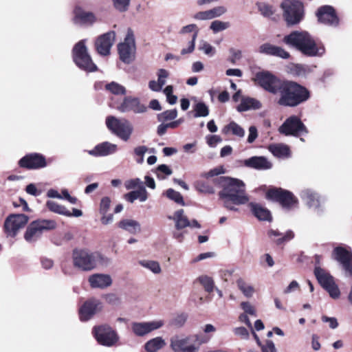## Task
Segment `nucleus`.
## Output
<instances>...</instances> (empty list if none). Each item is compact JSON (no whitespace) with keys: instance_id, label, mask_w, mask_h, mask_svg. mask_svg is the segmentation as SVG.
I'll return each mask as SVG.
<instances>
[{"instance_id":"f257e3e1","label":"nucleus","mask_w":352,"mask_h":352,"mask_svg":"<svg viewBox=\"0 0 352 352\" xmlns=\"http://www.w3.org/2000/svg\"><path fill=\"white\" fill-rule=\"evenodd\" d=\"M218 183L222 190L219 192L225 208L229 210L238 211L235 205L247 204L250 198L245 192L243 181L228 177H220Z\"/></svg>"},{"instance_id":"f03ea898","label":"nucleus","mask_w":352,"mask_h":352,"mask_svg":"<svg viewBox=\"0 0 352 352\" xmlns=\"http://www.w3.org/2000/svg\"><path fill=\"white\" fill-rule=\"evenodd\" d=\"M283 42L308 57H320L325 53L324 45L307 31H293L283 38Z\"/></svg>"},{"instance_id":"7ed1b4c3","label":"nucleus","mask_w":352,"mask_h":352,"mask_svg":"<svg viewBox=\"0 0 352 352\" xmlns=\"http://www.w3.org/2000/svg\"><path fill=\"white\" fill-rule=\"evenodd\" d=\"M278 94L277 103L283 107H295L310 98V93L306 87L289 80L283 81Z\"/></svg>"},{"instance_id":"20e7f679","label":"nucleus","mask_w":352,"mask_h":352,"mask_svg":"<svg viewBox=\"0 0 352 352\" xmlns=\"http://www.w3.org/2000/svg\"><path fill=\"white\" fill-rule=\"evenodd\" d=\"M72 262L76 268L88 272L95 269L98 264H107L109 260L98 252L77 248L73 250Z\"/></svg>"},{"instance_id":"39448f33","label":"nucleus","mask_w":352,"mask_h":352,"mask_svg":"<svg viewBox=\"0 0 352 352\" xmlns=\"http://www.w3.org/2000/svg\"><path fill=\"white\" fill-rule=\"evenodd\" d=\"M280 8L283 10V16L288 26L300 23L305 16V8L299 1L284 0Z\"/></svg>"},{"instance_id":"423d86ee","label":"nucleus","mask_w":352,"mask_h":352,"mask_svg":"<svg viewBox=\"0 0 352 352\" xmlns=\"http://www.w3.org/2000/svg\"><path fill=\"white\" fill-rule=\"evenodd\" d=\"M56 223L54 220L38 219L31 222L24 233L25 240L30 243H35L45 231L55 229Z\"/></svg>"},{"instance_id":"0eeeda50","label":"nucleus","mask_w":352,"mask_h":352,"mask_svg":"<svg viewBox=\"0 0 352 352\" xmlns=\"http://www.w3.org/2000/svg\"><path fill=\"white\" fill-rule=\"evenodd\" d=\"M72 56L74 62L80 69L89 72L97 70V66L94 63L88 53L85 40H81L74 45Z\"/></svg>"},{"instance_id":"6e6552de","label":"nucleus","mask_w":352,"mask_h":352,"mask_svg":"<svg viewBox=\"0 0 352 352\" xmlns=\"http://www.w3.org/2000/svg\"><path fill=\"white\" fill-rule=\"evenodd\" d=\"M106 125L108 129L122 140L128 141L133 131V126L126 119H118L110 116L106 118Z\"/></svg>"},{"instance_id":"1a4fd4ad","label":"nucleus","mask_w":352,"mask_h":352,"mask_svg":"<svg viewBox=\"0 0 352 352\" xmlns=\"http://www.w3.org/2000/svg\"><path fill=\"white\" fill-rule=\"evenodd\" d=\"M267 197L279 202L286 210H290L298 206V200L294 194L282 188L269 190L267 192Z\"/></svg>"},{"instance_id":"9d476101","label":"nucleus","mask_w":352,"mask_h":352,"mask_svg":"<svg viewBox=\"0 0 352 352\" xmlns=\"http://www.w3.org/2000/svg\"><path fill=\"white\" fill-rule=\"evenodd\" d=\"M256 82L265 91L277 94L284 80H281L268 71H262L256 74Z\"/></svg>"},{"instance_id":"9b49d317","label":"nucleus","mask_w":352,"mask_h":352,"mask_svg":"<svg viewBox=\"0 0 352 352\" xmlns=\"http://www.w3.org/2000/svg\"><path fill=\"white\" fill-rule=\"evenodd\" d=\"M92 333L97 342L105 346H112L119 340L116 331L107 324L94 327Z\"/></svg>"},{"instance_id":"f8f14e48","label":"nucleus","mask_w":352,"mask_h":352,"mask_svg":"<svg viewBox=\"0 0 352 352\" xmlns=\"http://www.w3.org/2000/svg\"><path fill=\"white\" fill-rule=\"evenodd\" d=\"M29 218L23 214H10L4 222V232L7 236L14 237L28 223Z\"/></svg>"},{"instance_id":"ddd939ff","label":"nucleus","mask_w":352,"mask_h":352,"mask_svg":"<svg viewBox=\"0 0 352 352\" xmlns=\"http://www.w3.org/2000/svg\"><path fill=\"white\" fill-rule=\"evenodd\" d=\"M279 132L285 135L298 137L308 133V130L298 117L293 116L283 122L279 128Z\"/></svg>"},{"instance_id":"4468645a","label":"nucleus","mask_w":352,"mask_h":352,"mask_svg":"<svg viewBox=\"0 0 352 352\" xmlns=\"http://www.w3.org/2000/svg\"><path fill=\"white\" fill-rule=\"evenodd\" d=\"M301 199L309 208L313 209L318 214L324 211V198L311 188H305L300 192Z\"/></svg>"},{"instance_id":"2eb2a0df","label":"nucleus","mask_w":352,"mask_h":352,"mask_svg":"<svg viewBox=\"0 0 352 352\" xmlns=\"http://www.w3.org/2000/svg\"><path fill=\"white\" fill-rule=\"evenodd\" d=\"M314 274L320 285L328 292L333 298H338L340 292L333 281V278L328 272L320 267H316Z\"/></svg>"},{"instance_id":"dca6fc26","label":"nucleus","mask_w":352,"mask_h":352,"mask_svg":"<svg viewBox=\"0 0 352 352\" xmlns=\"http://www.w3.org/2000/svg\"><path fill=\"white\" fill-rule=\"evenodd\" d=\"M118 48L120 60L125 63H130L135 51L134 34L131 29L128 30L124 42L120 43Z\"/></svg>"},{"instance_id":"f3484780","label":"nucleus","mask_w":352,"mask_h":352,"mask_svg":"<svg viewBox=\"0 0 352 352\" xmlns=\"http://www.w3.org/2000/svg\"><path fill=\"white\" fill-rule=\"evenodd\" d=\"M170 347L174 352H198L199 346L190 336H174L170 340Z\"/></svg>"},{"instance_id":"a211bd4d","label":"nucleus","mask_w":352,"mask_h":352,"mask_svg":"<svg viewBox=\"0 0 352 352\" xmlns=\"http://www.w3.org/2000/svg\"><path fill=\"white\" fill-rule=\"evenodd\" d=\"M117 109L121 113L133 112L139 114L145 113L147 111V107L141 103L139 98L130 96L124 98Z\"/></svg>"},{"instance_id":"6ab92c4d","label":"nucleus","mask_w":352,"mask_h":352,"mask_svg":"<svg viewBox=\"0 0 352 352\" xmlns=\"http://www.w3.org/2000/svg\"><path fill=\"white\" fill-rule=\"evenodd\" d=\"M333 258L342 266L346 276H352V252L343 247H336L333 252Z\"/></svg>"},{"instance_id":"aec40b11","label":"nucleus","mask_w":352,"mask_h":352,"mask_svg":"<svg viewBox=\"0 0 352 352\" xmlns=\"http://www.w3.org/2000/svg\"><path fill=\"white\" fill-rule=\"evenodd\" d=\"M164 324V322L162 320L150 322H133L131 323V330L136 336L142 337L161 328Z\"/></svg>"},{"instance_id":"412c9836","label":"nucleus","mask_w":352,"mask_h":352,"mask_svg":"<svg viewBox=\"0 0 352 352\" xmlns=\"http://www.w3.org/2000/svg\"><path fill=\"white\" fill-rule=\"evenodd\" d=\"M19 164L21 167L27 169H39L47 166L45 157L37 153L25 155L19 160Z\"/></svg>"},{"instance_id":"4be33fe9","label":"nucleus","mask_w":352,"mask_h":352,"mask_svg":"<svg viewBox=\"0 0 352 352\" xmlns=\"http://www.w3.org/2000/svg\"><path fill=\"white\" fill-rule=\"evenodd\" d=\"M316 16L318 21L325 25L336 27L339 23V19L336 11L331 6L320 7L316 12Z\"/></svg>"},{"instance_id":"5701e85b","label":"nucleus","mask_w":352,"mask_h":352,"mask_svg":"<svg viewBox=\"0 0 352 352\" xmlns=\"http://www.w3.org/2000/svg\"><path fill=\"white\" fill-rule=\"evenodd\" d=\"M168 219L170 220H173L175 223V228L177 230H180L184 228L190 227V228H200L201 225L199 222L193 219L190 221L188 217L184 214V211L183 209H179L176 210L173 216H168Z\"/></svg>"},{"instance_id":"b1692460","label":"nucleus","mask_w":352,"mask_h":352,"mask_svg":"<svg viewBox=\"0 0 352 352\" xmlns=\"http://www.w3.org/2000/svg\"><path fill=\"white\" fill-rule=\"evenodd\" d=\"M102 303L96 299L86 301L79 309V316L81 321L89 320L94 314L101 310Z\"/></svg>"},{"instance_id":"393cba45","label":"nucleus","mask_w":352,"mask_h":352,"mask_svg":"<svg viewBox=\"0 0 352 352\" xmlns=\"http://www.w3.org/2000/svg\"><path fill=\"white\" fill-rule=\"evenodd\" d=\"M116 37V33L110 31L99 36L96 41V48L98 54L107 56L110 52Z\"/></svg>"},{"instance_id":"a878e982","label":"nucleus","mask_w":352,"mask_h":352,"mask_svg":"<svg viewBox=\"0 0 352 352\" xmlns=\"http://www.w3.org/2000/svg\"><path fill=\"white\" fill-rule=\"evenodd\" d=\"M73 21L79 25H91L96 21V18L93 12H87L77 6L74 10Z\"/></svg>"},{"instance_id":"bb28decb","label":"nucleus","mask_w":352,"mask_h":352,"mask_svg":"<svg viewBox=\"0 0 352 352\" xmlns=\"http://www.w3.org/2000/svg\"><path fill=\"white\" fill-rule=\"evenodd\" d=\"M118 151L117 144L109 142H103L97 144L93 149L88 151L90 155L94 157H104L114 154Z\"/></svg>"},{"instance_id":"cd10ccee","label":"nucleus","mask_w":352,"mask_h":352,"mask_svg":"<svg viewBox=\"0 0 352 352\" xmlns=\"http://www.w3.org/2000/svg\"><path fill=\"white\" fill-rule=\"evenodd\" d=\"M258 52L261 54L269 56H274L285 59H287L290 56L289 53L285 51L283 48L268 43L262 44L258 48Z\"/></svg>"},{"instance_id":"c85d7f7f","label":"nucleus","mask_w":352,"mask_h":352,"mask_svg":"<svg viewBox=\"0 0 352 352\" xmlns=\"http://www.w3.org/2000/svg\"><path fill=\"white\" fill-rule=\"evenodd\" d=\"M244 165L256 170H268L272 167V164L263 156H254L245 160Z\"/></svg>"},{"instance_id":"c756f323","label":"nucleus","mask_w":352,"mask_h":352,"mask_svg":"<svg viewBox=\"0 0 352 352\" xmlns=\"http://www.w3.org/2000/svg\"><path fill=\"white\" fill-rule=\"evenodd\" d=\"M89 283L92 288L104 289L112 284L110 275L105 274H94L89 277Z\"/></svg>"},{"instance_id":"7c9ffc66","label":"nucleus","mask_w":352,"mask_h":352,"mask_svg":"<svg viewBox=\"0 0 352 352\" xmlns=\"http://www.w3.org/2000/svg\"><path fill=\"white\" fill-rule=\"evenodd\" d=\"M250 207L254 215L261 221H271L272 219L271 213L269 210L263 207L260 204L250 203Z\"/></svg>"},{"instance_id":"2f4dec72","label":"nucleus","mask_w":352,"mask_h":352,"mask_svg":"<svg viewBox=\"0 0 352 352\" xmlns=\"http://www.w3.org/2000/svg\"><path fill=\"white\" fill-rule=\"evenodd\" d=\"M261 107V103L258 100L245 97L241 99L240 104L237 107L239 112L246 111L250 109H259Z\"/></svg>"},{"instance_id":"473e14b6","label":"nucleus","mask_w":352,"mask_h":352,"mask_svg":"<svg viewBox=\"0 0 352 352\" xmlns=\"http://www.w3.org/2000/svg\"><path fill=\"white\" fill-rule=\"evenodd\" d=\"M124 199L130 203H133L136 199H139L141 202H144L148 199V192L144 186H141L140 188L136 190L125 194Z\"/></svg>"},{"instance_id":"72a5a7b5","label":"nucleus","mask_w":352,"mask_h":352,"mask_svg":"<svg viewBox=\"0 0 352 352\" xmlns=\"http://www.w3.org/2000/svg\"><path fill=\"white\" fill-rule=\"evenodd\" d=\"M118 226L120 228L132 234H135L141 230L139 222L133 219H123L118 223Z\"/></svg>"},{"instance_id":"f704fd0d","label":"nucleus","mask_w":352,"mask_h":352,"mask_svg":"<svg viewBox=\"0 0 352 352\" xmlns=\"http://www.w3.org/2000/svg\"><path fill=\"white\" fill-rule=\"evenodd\" d=\"M268 235L271 238H278L275 240L277 245H281L292 240L294 237V233L292 230H287L285 233L283 234L278 230H270L268 232Z\"/></svg>"},{"instance_id":"c9c22d12","label":"nucleus","mask_w":352,"mask_h":352,"mask_svg":"<svg viewBox=\"0 0 352 352\" xmlns=\"http://www.w3.org/2000/svg\"><path fill=\"white\" fill-rule=\"evenodd\" d=\"M165 345V340L162 337H156L147 341L144 344V349L147 352H157Z\"/></svg>"},{"instance_id":"e433bc0d","label":"nucleus","mask_w":352,"mask_h":352,"mask_svg":"<svg viewBox=\"0 0 352 352\" xmlns=\"http://www.w3.org/2000/svg\"><path fill=\"white\" fill-rule=\"evenodd\" d=\"M269 151L277 157H285L289 155V146L283 144L270 145Z\"/></svg>"},{"instance_id":"4c0bfd02","label":"nucleus","mask_w":352,"mask_h":352,"mask_svg":"<svg viewBox=\"0 0 352 352\" xmlns=\"http://www.w3.org/2000/svg\"><path fill=\"white\" fill-rule=\"evenodd\" d=\"M46 206L47 208L53 212L66 217H72L71 212L64 206H62L54 201H47Z\"/></svg>"},{"instance_id":"58836bf2","label":"nucleus","mask_w":352,"mask_h":352,"mask_svg":"<svg viewBox=\"0 0 352 352\" xmlns=\"http://www.w3.org/2000/svg\"><path fill=\"white\" fill-rule=\"evenodd\" d=\"M236 285L240 291L247 298H251L254 293V288L252 285L246 283L243 279L239 278L236 280Z\"/></svg>"},{"instance_id":"ea45409f","label":"nucleus","mask_w":352,"mask_h":352,"mask_svg":"<svg viewBox=\"0 0 352 352\" xmlns=\"http://www.w3.org/2000/svg\"><path fill=\"white\" fill-rule=\"evenodd\" d=\"M168 199L173 201L176 204L180 206H185V202L184 198L180 192L175 190L173 188L167 189L164 193Z\"/></svg>"},{"instance_id":"a19ab883","label":"nucleus","mask_w":352,"mask_h":352,"mask_svg":"<svg viewBox=\"0 0 352 352\" xmlns=\"http://www.w3.org/2000/svg\"><path fill=\"white\" fill-rule=\"evenodd\" d=\"M105 89L114 95H125V87L116 82H111L105 85Z\"/></svg>"},{"instance_id":"79ce46f5","label":"nucleus","mask_w":352,"mask_h":352,"mask_svg":"<svg viewBox=\"0 0 352 352\" xmlns=\"http://www.w3.org/2000/svg\"><path fill=\"white\" fill-rule=\"evenodd\" d=\"M223 131L225 132L230 131L234 135L239 138H243L245 135L244 129L234 122H231L229 124L226 126Z\"/></svg>"},{"instance_id":"37998d69","label":"nucleus","mask_w":352,"mask_h":352,"mask_svg":"<svg viewBox=\"0 0 352 352\" xmlns=\"http://www.w3.org/2000/svg\"><path fill=\"white\" fill-rule=\"evenodd\" d=\"M193 110L195 118L206 117L209 114L208 107L203 102L196 103L193 106Z\"/></svg>"},{"instance_id":"c03bdc74","label":"nucleus","mask_w":352,"mask_h":352,"mask_svg":"<svg viewBox=\"0 0 352 352\" xmlns=\"http://www.w3.org/2000/svg\"><path fill=\"white\" fill-rule=\"evenodd\" d=\"M197 280L204 287L207 292H212L214 287L212 278L207 275H202L197 278Z\"/></svg>"},{"instance_id":"a18cd8bd","label":"nucleus","mask_w":352,"mask_h":352,"mask_svg":"<svg viewBox=\"0 0 352 352\" xmlns=\"http://www.w3.org/2000/svg\"><path fill=\"white\" fill-rule=\"evenodd\" d=\"M140 265L148 269L154 274H160L161 272V267L158 262L149 260H142L139 261Z\"/></svg>"},{"instance_id":"49530a36","label":"nucleus","mask_w":352,"mask_h":352,"mask_svg":"<svg viewBox=\"0 0 352 352\" xmlns=\"http://www.w3.org/2000/svg\"><path fill=\"white\" fill-rule=\"evenodd\" d=\"M177 116V110L176 109L164 111L157 115L159 122L170 121L175 119Z\"/></svg>"},{"instance_id":"de8ad7c7","label":"nucleus","mask_w":352,"mask_h":352,"mask_svg":"<svg viewBox=\"0 0 352 352\" xmlns=\"http://www.w3.org/2000/svg\"><path fill=\"white\" fill-rule=\"evenodd\" d=\"M157 177L159 179H164L166 176H169L173 173L172 170L166 164L159 165L155 170Z\"/></svg>"},{"instance_id":"09e8293b","label":"nucleus","mask_w":352,"mask_h":352,"mask_svg":"<svg viewBox=\"0 0 352 352\" xmlns=\"http://www.w3.org/2000/svg\"><path fill=\"white\" fill-rule=\"evenodd\" d=\"M196 189L204 194H213L214 193V188L208 182L199 181L195 184Z\"/></svg>"},{"instance_id":"8fccbe9b","label":"nucleus","mask_w":352,"mask_h":352,"mask_svg":"<svg viewBox=\"0 0 352 352\" xmlns=\"http://www.w3.org/2000/svg\"><path fill=\"white\" fill-rule=\"evenodd\" d=\"M230 27L229 22H224L221 21H214L211 23L210 28L214 33H217L221 31H223Z\"/></svg>"},{"instance_id":"3c124183","label":"nucleus","mask_w":352,"mask_h":352,"mask_svg":"<svg viewBox=\"0 0 352 352\" xmlns=\"http://www.w3.org/2000/svg\"><path fill=\"white\" fill-rule=\"evenodd\" d=\"M147 151L148 148L146 146H139L134 148V155L136 157L135 161L138 164L144 162V156Z\"/></svg>"},{"instance_id":"603ef678","label":"nucleus","mask_w":352,"mask_h":352,"mask_svg":"<svg viewBox=\"0 0 352 352\" xmlns=\"http://www.w3.org/2000/svg\"><path fill=\"white\" fill-rule=\"evenodd\" d=\"M199 50L203 51L204 53L208 56H213L215 54V48L206 41H201Z\"/></svg>"},{"instance_id":"864d4df0","label":"nucleus","mask_w":352,"mask_h":352,"mask_svg":"<svg viewBox=\"0 0 352 352\" xmlns=\"http://www.w3.org/2000/svg\"><path fill=\"white\" fill-rule=\"evenodd\" d=\"M190 336L192 338L193 343H195L196 345H198L199 349L200 348V346L202 344L207 343L210 339V337L209 336L204 335L202 333L195 334Z\"/></svg>"},{"instance_id":"5fc2aeb1","label":"nucleus","mask_w":352,"mask_h":352,"mask_svg":"<svg viewBox=\"0 0 352 352\" xmlns=\"http://www.w3.org/2000/svg\"><path fill=\"white\" fill-rule=\"evenodd\" d=\"M124 186L126 190H131L135 188H140L144 186L142 182L139 178L131 179L124 182Z\"/></svg>"},{"instance_id":"6e6d98bb","label":"nucleus","mask_w":352,"mask_h":352,"mask_svg":"<svg viewBox=\"0 0 352 352\" xmlns=\"http://www.w3.org/2000/svg\"><path fill=\"white\" fill-rule=\"evenodd\" d=\"M157 82L162 88L166 84V80L169 76V72L164 69H160L157 72Z\"/></svg>"},{"instance_id":"4d7b16f0","label":"nucleus","mask_w":352,"mask_h":352,"mask_svg":"<svg viewBox=\"0 0 352 352\" xmlns=\"http://www.w3.org/2000/svg\"><path fill=\"white\" fill-rule=\"evenodd\" d=\"M113 6L120 12L126 11L129 6L130 0H112Z\"/></svg>"},{"instance_id":"13d9d810","label":"nucleus","mask_w":352,"mask_h":352,"mask_svg":"<svg viewBox=\"0 0 352 352\" xmlns=\"http://www.w3.org/2000/svg\"><path fill=\"white\" fill-rule=\"evenodd\" d=\"M209 10L212 19L219 17L227 12L226 8L223 6L214 7Z\"/></svg>"},{"instance_id":"bf43d9fd","label":"nucleus","mask_w":352,"mask_h":352,"mask_svg":"<svg viewBox=\"0 0 352 352\" xmlns=\"http://www.w3.org/2000/svg\"><path fill=\"white\" fill-rule=\"evenodd\" d=\"M192 32L195 35L196 34V38L197 37L199 29L195 24H189L187 25L184 26L179 31V34H184L187 33Z\"/></svg>"},{"instance_id":"052dcab7","label":"nucleus","mask_w":352,"mask_h":352,"mask_svg":"<svg viewBox=\"0 0 352 352\" xmlns=\"http://www.w3.org/2000/svg\"><path fill=\"white\" fill-rule=\"evenodd\" d=\"M111 204V199L108 197H104L102 198L100 204V214H107Z\"/></svg>"},{"instance_id":"680f3d73","label":"nucleus","mask_w":352,"mask_h":352,"mask_svg":"<svg viewBox=\"0 0 352 352\" xmlns=\"http://www.w3.org/2000/svg\"><path fill=\"white\" fill-rule=\"evenodd\" d=\"M258 9H259V11L261 12V13L264 16L269 17V16H271L274 14V10H273L272 6L265 4V3H261L258 6Z\"/></svg>"},{"instance_id":"e2e57ef3","label":"nucleus","mask_w":352,"mask_h":352,"mask_svg":"<svg viewBox=\"0 0 352 352\" xmlns=\"http://www.w3.org/2000/svg\"><path fill=\"white\" fill-rule=\"evenodd\" d=\"M206 139L207 144L210 147H215L222 141L221 137L216 135H207Z\"/></svg>"},{"instance_id":"0e129e2a","label":"nucleus","mask_w":352,"mask_h":352,"mask_svg":"<svg viewBox=\"0 0 352 352\" xmlns=\"http://www.w3.org/2000/svg\"><path fill=\"white\" fill-rule=\"evenodd\" d=\"M195 41H196V34L195 35H192L191 41L188 44V47H184L181 50V54L185 55L187 54L192 53L195 50Z\"/></svg>"},{"instance_id":"69168bd1","label":"nucleus","mask_w":352,"mask_h":352,"mask_svg":"<svg viewBox=\"0 0 352 352\" xmlns=\"http://www.w3.org/2000/svg\"><path fill=\"white\" fill-rule=\"evenodd\" d=\"M242 309L244 311V314H249L251 316H256V310L254 307L249 302H243L241 304Z\"/></svg>"},{"instance_id":"338daca9","label":"nucleus","mask_w":352,"mask_h":352,"mask_svg":"<svg viewBox=\"0 0 352 352\" xmlns=\"http://www.w3.org/2000/svg\"><path fill=\"white\" fill-rule=\"evenodd\" d=\"M193 18L195 20L204 21L212 19L210 10L200 11L194 14Z\"/></svg>"},{"instance_id":"774afa93","label":"nucleus","mask_w":352,"mask_h":352,"mask_svg":"<svg viewBox=\"0 0 352 352\" xmlns=\"http://www.w3.org/2000/svg\"><path fill=\"white\" fill-rule=\"evenodd\" d=\"M262 352H277L274 342L272 340H266L265 343L261 346Z\"/></svg>"}]
</instances>
